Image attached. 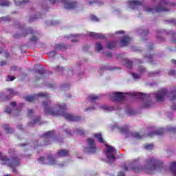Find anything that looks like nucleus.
<instances>
[{
  "label": "nucleus",
  "instance_id": "f257e3e1",
  "mask_svg": "<svg viewBox=\"0 0 176 176\" xmlns=\"http://www.w3.org/2000/svg\"><path fill=\"white\" fill-rule=\"evenodd\" d=\"M51 104L50 100H46L43 102L44 107L43 111L46 115L51 116H63L66 120L69 122H80L82 120L80 116H74L65 112L67 111V104L62 103L60 104H55L52 107L49 106Z\"/></svg>",
  "mask_w": 176,
  "mask_h": 176
},
{
  "label": "nucleus",
  "instance_id": "f03ea898",
  "mask_svg": "<svg viewBox=\"0 0 176 176\" xmlns=\"http://www.w3.org/2000/svg\"><path fill=\"white\" fill-rule=\"evenodd\" d=\"M130 166L133 173L146 171L147 174H155V171L162 170L163 162L153 157L146 160L144 167L140 166V162L138 161L133 162Z\"/></svg>",
  "mask_w": 176,
  "mask_h": 176
},
{
  "label": "nucleus",
  "instance_id": "7ed1b4c3",
  "mask_svg": "<svg viewBox=\"0 0 176 176\" xmlns=\"http://www.w3.org/2000/svg\"><path fill=\"white\" fill-rule=\"evenodd\" d=\"M0 160L2 162L1 164L10 167L13 173H16V167H19L21 163V160L16 154H13V155L9 158L8 156L2 157V153H0Z\"/></svg>",
  "mask_w": 176,
  "mask_h": 176
},
{
  "label": "nucleus",
  "instance_id": "20e7f679",
  "mask_svg": "<svg viewBox=\"0 0 176 176\" xmlns=\"http://www.w3.org/2000/svg\"><path fill=\"white\" fill-rule=\"evenodd\" d=\"M28 35H32L30 38V42H38L39 41V32L34 30L32 28H28L27 29L24 28H21V34H16L13 36L14 38H25V36H28Z\"/></svg>",
  "mask_w": 176,
  "mask_h": 176
},
{
  "label": "nucleus",
  "instance_id": "39448f33",
  "mask_svg": "<svg viewBox=\"0 0 176 176\" xmlns=\"http://www.w3.org/2000/svg\"><path fill=\"white\" fill-rule=\"evenodd\" d=\"M135 97H138V98H141L143 100V103L142 104V108H151L152 107V100H151V96L148 94H144L140 92H135L131 94Z\"/></svg>",
  "mask_w": 176,
  "mask_h": 176
},
{
  "label": "nucleus",
  "instance_id": "423d86ee",
  "mask_svg": "<svg viewBox=\"0 0 176 176\" xmlns=\"http://www.w3.org/2000/svg\"><path fill=\"white\" fill-rule=\"evenodd\" d=\"M58 1L60 2V3H63L65 9L68 10L75 9L78 6V3L72 0H50V3L54 5V3H58Z\"/></svg>",
  "mask_w": 176,
  "mask_h": 176
},
{
  "label": "nucleus",
  "instance_id": "0eeeda50",
  "mask_svg": "<svg viewBox=\"0 0 176 176\" xmlns=\"http://www.w3.org/2000/svg\"><path fill=\"white\" fill-rule=\"evenodd\" d=\"M164 133V129L163 128H160L155 132H150L148 134L141 135L140 133L136 132L133 134V137L137 138L138 140H141L143 137H154V135H162Z\"/></svg>",
  "mask_w": 176,
  "mask_h": 176
},
{
  "label": "nucleus",
  "instance_id": "6e6552de",
  "mask_svg": "<svg viewBox=\"0 0 176 176\" xmlns=\"http://www.w3.org/2000/svg\"><path fill=\"white\" fill-rule=\"evenodd\" d=\"M160 34H162V35H168V36H171V38H173V43H176V33L173 32V31L171 30L169 32H166L164 30L158 32L157 38L158 39V41H164V38H163V37L160 36Z\"/></svg>",
  "mask_w": 176,
  "mask_h": 176
},
{
  "label": "nucleus",
  "instance_id": "1a4fd4ad",
  "mask_svg": "<svg viewBox=\"0 0 176 176\" xmlns=\"http://www.w3.org/2000/svg\"><path fill=\"white\" fill-rule=\"evenodd\" d=\"M86 142L88 144V147L85 148L87 152L89 153H96L97 152V147H96V143L94 142V140L92 138H88L86 140Z\"/></svg>",
  "mask_w": 176,
  "mask_h": 176
},
{
  "label": "nucleus",
  "instance_id": "9d476101",
  "mask_svg": "<svg viewBox=\"0 0 176 176\" xmlns=\"http://www.w3.org/2000/svg\"><path fill=\"white\" fill-rule=\"evenodd\" d=\"M49 96H50L49 94L46 92H40L37 95L31 96H26V100L29 102H32L37 100L38 97H45L46 98H49Z\"/></svg>",
  "mask_w": 176,
  "mask_h": 176
},
{
  "label": "nucleus",
  "instance_id": "9b49d317",
  "mask_svg": "<svg viewBox=\"0 0 176 176\" xmlns=\"http://www.w3.org/2000/svg\"><path fill=\"white\" fill-rule=\"evenodd\" d=\"M107 146V157L109 160H113L115 161V160L116 159V157H115V147H112L111 146Z\"/></svg>",
  "mask_w": 176,
  "mask_h": 176
},
{
  "label": "nucleus",
  "instance_id": "f8f14e48",
  "mask_svg": "<svg viewBox=\"0 0 176 176\" xmlns=\"http://www.w3.org/2000/svg\"><path fill=\"white\" fill-rule=\"evenodd\" d=\"M167 94V89L164 88L159 91L157 94H154V97L157 101H164V96Z\"/></svg>",
  "mask_w": 176,
  "mask_h": 176
},
{
  "label": "nucleus",
  "instance_id": "ddd939ff",
  "mask_svg": "<svg viewBox=\"0 0 176 176\" xmlns=\"http://www.w3.org/2000/svg\"><path fill=\"white\" fill-rule=\"evenodd\" d=\"M145 11L148 12H152L153 13H155V12H168V9H167V8L162 6V5H159L155 8H152L150 7L146 8L145 9Z\"/></svg>",
  "mask_w": 176,
  "mask_h": 176
},
{
  "label": "nucleus",
  "instance_id": "4468645a",
  "mask_svg": "<svg viewBox=\"0 0 176 176\" xmlns=\"http://www.w3.org/2000/svg\"><path fill=\"white\" fill-rule=\"evenodd\" d=\"M126 96V93L123 92H116L113 94V101H123L124 100V97Z\"/></svg>",
  "mask_w": 176,
  "mask_h": 176
},
{
  "label": "nucleus",
  "instance_id": "2eb2a0df",
  "mask_svg": "<svg viewBox=\"0 0 176 176\" xmlns=\"http://www.w3.org/2000/svg\"><path fill=\"white\" fill-rule=\"evenodd\" d=\"M53 134H54V131H49L43 134L42 135L43 138H45V140L44 145H49L50 144V142H46V140L52 138L53 137Z\"/></svg>",
  "mask_w": 176,
  "mask_h": 176
},
{
  "label": "nucleus",
  "instance_id": "dca6fc26",
  "mask_svg": "<svg viewBox=\"0 0 176 176\" xmlns=\"http://www.w3.org/2000/svg\"><path fill=\"white\" fill-rule=\"evenodd\" d=\"M88 35L91 38H94V39H106L105 36L101 34L100 33L90 32L88 33Z\"/></svg>",
  "mask_w": 176,
  "mask_h": 176
},
{
  "label": "nucleus",
  "instance_id": "f3484780",
  "mask_svg": "<svg viewBox=\"0 0 176 176\" xmlns=\"http://www.w3.org/2000/svg\"><path fill=\"white\" fill-rule=\"evenodd\" d=\"M67 156H69V151L68 150L60 149L56 153L57 157H65Z\"/></svg>",
  "mask_w": 176,
  "mask_h": 176
},
{
  "label": "nucleus",
  "instance_id": "a211bd4d",
  "mask_svg": "<svg viewBox=\"0 0 176 176\" xmlns=\"http://www.w3.org/2000/svg\"><path fill=\"white\" fill-rule=\"evenodd\" d=\"M130 41H131V38L129 36H124L122 39L121 40V47H123L124 46H127L129 43H130Z\"/></svg>",
  "mask_w": 176,
  "mask_h": 176
},
{
  "label": "nucleus",
  "instance_id": "6ab92c4d",
  "mask_svg": "<svg viewBox=\"0 0 176 176\" xmlns=\"http://www.w3.org/2000/svg\"><path fill=\"white\" fill-rule=\"evenodd\" d=\"M36 72L38 74V75H39V76H36L34 77V80H40V79L43 78V75H45V71H43V69H38Z\"/></svg>",
  "mask_w": 176,
  "mask_h": 176
},
{
  "label": "nucleus",
  "instance_id": "aec40b11",
  "mask_svg": "<svg viewBox=\"0 0 176 176\" xmlns=\"http://www.w3.org/2000/svg\"><path fill=\"white\" fill-rule=\"evenodd\" d=\"M7 94H8L9 96H7L6 99H4V101H7V100H10L13 96H16V92L13 91L12 89H7Z\"/></svg>",
  "mask_w": 176,
  "mask_h": 176
},
{
  "label": "nucleus",
  "instance_id": "412c9836",
  "mask_svg": "<svg viewBox=\"0 0 176 176\" xmlns=\"http://www.w3.org/2000/svg\"><path fill=\"white\" fill-rule=\"evenodd\" d=\"M56 50H67L68 47L64 43H59L55 45Z\"/></svg>",
  "mask_w": 176,
  "mask_h": 176
},
{
  "label": "nucleus",
  "instance_id": "4be33fe9",
  "mask_svg": "<svg viewBox=\"0 0 176 176\" xmlns=\"http://www.w3.org/2000/svg\"><path fill=\"white\" fill-rule=\"evenodd\" d=\"M170 170L173 175L176 176V162H173L170 163Z\"/></svg>",
  "mask_w": 176,
  "mask_h": 176
},
{
  "label": "nucleus",
  "instance_id": "5701e85b",
  "mask_svg": "<svg viewBox=\"0 0 176 176\" xmlns=\"http://www.w3.org/2000/svg\"><path fill=\"white\" fill-rule=\"evenodd\" d=\"M3 127L6 131V133H7L8 134H12V133H13V129L12 127H10L9 124H5L3 125Z\"/></svg>",
  "mask_w": 176,
  "mask_h": 176
},
{
  "label": "nucleus",
  "instance_id": "b1692460",
  "mask_svg": "<svg viewBox=\"0 0 176 176\" xmlns=\"http://www.w3.org/2000/svg\"><path fill=\"white\" fill-rule=\"evenodd\" d=\"M170 101H174V100H176V87H174L170 91Z\"/></svg>",
  "mask_w": 176,
  "mask_h": 176
},
{
  "label": "nucleus",
  "instance_id": "393cba45",
  "mask_svg": "<svg viewBox=\"0 0 176 176\" xmlns=\"http://www.w3.org/2000/svg\"><path fill=\"white\" fill-rule=\"evenodd\" d=\"M107 49L112 50V49H116V42L115 41H110L107 44Z\"/></svg>",
  "mask_w": 176,
  "mask_h": 176
},
{
  "label": "nucleus",
  "instance_id": "a878e982",
  "mask_svg": "<svg viewBox=\"0 0 176 176\" xmlns=\"http://www.w3.org/2000/svg\"><path fill=\"white\" fill-rule=\"evenodd\" d=\"M89 100L91 102H96V101L100 100V96L96 95H91L89 96Z\"/></svg>",
  "mask_w": 176,
  "mask_h": 176
},
{
  "label": "nucleus",
  "instance_id": "bb28decb",
  "mask_svg": "<svg viewBox=\"0 0 176 176\" xmlns=\"http://www.w3.org/2000/svg\"><path fill=\"white\" fill-rule=\"evenodd\" d=\"M47 160H48L50 164L53 165L56 164V160L52 155H48L47 157Z\"/></svg>",
  "mask_w": 176,
  "mask_h": 176
},
{
  "label": "nucleus",
  "instance_id": "cd10ccee",
  "mask_svg": "<svg viewBox=\"0 0 176 176\" xmlns=\"http://www.w3.org/2000/svg\"><path fill=\"white\" fill-rule=\"evenodd\" d=\"M28 2H30V0H22L16 1L15 3L16 6H24V5H25V3H28Z\"/></svg>",
  "mask_w": 176,
  "mask_h": 176
},
{
  "label": "nucleus",
  "instance_id": "c85d7f7f",
  "mask_svg": "<svg viewBox=\"0 0 176 176\" xmlns=\"http://www.w3.org/2000/svg\"><path fill=\"white\" fill-rule=\"evenodd\" d=\"M124 62L127 68L131 69V67H133V61L129 59H124Z\"/></svg>",
  "mask_w": 176,
  "mask_h": 176
},
{
  "label": "nucleus",
  "instance_id": "c756f323",
  "mask_svg": "<svg viewBox=\"0 0 176 176\" xmlns=\"http://www.w3.org/2000/svg\"><path fill=\"white\" fill-rule=\"evenodd\" d=\"M41 122V117L36 118L32 122L28 124V126H34V124L36 123H39Z\"/></svg>",
  "mask_w": 176,
  "mask_h": 176
},
{
  "label": "nucleus",
  "instance_id": "7c9ffc66",
  "mask_svg": "<svg viewBox=\"0 0 176 176\" xmlns=\"http://www.w3.org/2000/svg\"><path fill=\"white\" fill-rule=\"evenodd\" d=\"M10 1L8 0H0V6H10Z\"/></svg>",
  "mask_w": 176,
  "mask_h": 176
},
{
  "label": "nucleus",
  "instance_id": "2f4dec72",
  "mask_svg": "<svg viewBox=\"0 0 176 176\" xmlns=\"http://www.w3.org/2000/svg\"><path fill=\"white\" fill-rule=\"evenodd\" d=\"M94 137L98 140L100 144H104V139H102V135L100 133L95 134Z\"/></svg>",
  "mask_w": 176,
  "mask_h": 176
},
{
  "label": "nucleus",
  "instance_id": "473e14b6",
  "mask_svg": "<svg viewBox=\"0 0 176 176\" xmlns=\"http://www.w3.org/2000/svg\"><path fill=\"white\" fill-rule=\"evenodd\" d=\"M130 5L132 6H140L141 5V1L138 0H133L130 1Z\"/></svg>",
  "mask_w": 176,
  "mask_h": 176
},
{
  "label": "nucleus",
  "instance_id": "72a5a7b5",
  "mask_svg": "<svg viewBox=\"0 0 176 176\" xmlns=\"http://www.w3.org/2000/svg\"><path fill=\"white\" fill-rule=\"evenodd\" d=\"M115 69V67L112 66H104V67H101V71H113Z\"/></svg>",
  "mask_w": 176,
  "mask_h": 176
},
{
  "label": "nucleus",
  "instance_id": "f704fd0d",
  "mask_svg": "<svg viewBox=\"0 0 176 176\" xmlns=\"http://www.w3.org/2000/svg\"><path fill=\"white\" fill-rule=\"evenodd\" d=\"M102 49H104V47H102L101 43H97L96 44V45H95V50H96L97 52H101V50H102Z\"/></svg>",
  "mask_w": 176,
  "mask_h": 176
},
{
  "label": "nucleus",
  "instance_id": "c9c22d12",
  "mask_svg": "<svg viewBox=\"0 0 176 176\" xmlns=\"http://www.w3.org/2000/svg\"><path fill=\"white\" fill-rule=\"evenodd\" d=\"M102 109H104V111H115V107H110L107 105H103L101 107Z\"/></svg>",
  "mask_w": 176,
  "mask_h": 176
},
{
  "label": "nucleus",
  "instance_id": "e433bc0d",
  "mask_svg": "<svg viewBox=\"0 0 176 176\" xmlns=\"http://www.w3.org/2000/svg\"><path fill=\"white\" fill-rule=\"evenodd\" d=\"M120 133H127L129 131V126L127 125H125L123 127H121L120 129Z\"/></svg>",
  "mask_w": 176,
  "mask_h": 176
},
{
  "label": "nucleus",
  "instance_id": "4c0bfd02",
  "mask_svg": "<svg viewBox=\"0 0 176 176\" xmlns=\"http://www.w3.org/2000/svg\"><path fill=\"white\" fill-rule=\"evenodd\" d=\"M39 19V16H30L29 19V23H32L34 21H36V20H38Z\"/></svg>",
  "mask_w": 176,
  "mask_h": 176
},
{
  "label": "nucleus",
  "instance_id": "58836bf2",
  "mask_svg": "<svg viewBox=\"0 0 176 176\" xmlns=\"http://www.w3.org/2000/svg\"><path fill=\"white\" fill-rule=\"evenodd\" d=\"M145 58H147L148 60V63H150V64H152V63H153V60H152V58H153V57L152 56V55H151V54H147V55H146V56H145Z\"/></svg>",
  "mask_w": 176,
  "mask_h": 176
},
{
  "label": "nucleus",
  "instance_id": "ea45409f",
  "mask_svg": "<svg viewBox=\"0 0 176 176\" xmlns=\"http://www.w3.org/2000/svg\"><path fill=\"white\" fill-rule=\"evenodd\" d=\"M54 70L56 71V72H63V71H64V67H61L60 66H56L54 68Z\"/></svg>",
  "mask_w": 176,
  "mask_h": 176
},
{
  "label": "nucleus",
  "instance_id": "a19ab883",
  "mask_svg": "<svg viewBox=\"0 0 176 176\" xmlns=\"http://www.w3.org/2000/svg\"><path fill=\"white\" fill-rule=\"evenodd\" d=\"M145 149H147L148 151H151V149H153V144H146L144 146Z\"/></svg>",
  "mask_w": 176,
  "mask_h": 176
},
{
  "label": "nucleus",
  "instance_id": "79ce46f5",
  "mask_svg": "<svg viewBox=\"0 0 176 176\" xmlns=\"http://www.w3.org/2000/svg\"><path fill=\"white\" fill-rule=\"evenodd\" d=\"M77 134L78 135H85V131H83V129H77Z\"/></svg>",
  "mask_w": 176,
  "mask_h": 176
},
{
  "label": "nucleus",
  "instance_id": "37998d69",
  "mask_svg": "<svg viewBox=\"0 0 176 176\" xmlns=\"http://www.w3.org/2000/svg\"><path fill=\"white\" fill-rule=\"evenodd\" d=\"M140 34L142 35V36H144L145 35H148V34H149V30H142Z\"/></svg>",
  "mask_w": 176,
  "mask_h": 176
},
{
  "label": "nucleus",
  "instance_id": "c03bdc74",
  "mask_svg": "<svg viewBox=\"0 0 176 176\" xmlns=\"http://www.w3.org/2000/svg\"><path fill=\"white\" fill-rule=\"evenodd\" d=\"M132 76L133 79H140V78H141V76L139 74H137L135 73H132Z\"/></svg>",
  "mask_w": 176,
  "mask_h": 176
},
{
  "label": "nucleus",
  "instance_id": "a18cd8bd",
  "mask_svg": "<svg viewBox=\"0 0 176 176\" xmlns=\"http://www.w3.org/2000/svg\"><path fill=\"white\" fill-rule=\"evenodd\" d=\"M91 20L92 21H98V18L97 16H96L95 15H91Z\"/></svg>",
  "mask_w": 176,
  "mask_h": 176
},
{
  "label": "nucleus",
  "instance_id": "49530a36",
  "mask_svg": "<svg viewBox=\"0 0 176 176\" xmlns=\"http://www.w3.org/2000/svg\"><path fill=\"white\" fill-rule=\"evenodd\" d=\"M146 71V69H145V67H140L139 68L140 74H144V72H145Z\"/></svg>",
  "mask_w": 176,
  "mask_h": 176
},
{
  "label": "nucleus",
  "instance_id": "de8ad7c7",
  "mask_svg": "<svg viewBox=\"0 0 176 176\" xmlns=\"http://www.w3.org/2000/svg\"><path fill=\"white\" fill-rule=\"evenodd\" d=\"M175 69H170L168 74V75H170V76H174V75H175Z\"/></svg>",
  "mask_w": 176,
  "mask_h": 176
},
{
  "label": "nucleus",
  "instance_id": "09e8293b",
  "mask_svg": "<svg viewBox=\"0 0 176 176\" xmlns=\"http://www.w3.org/2000/svg\"><path fill=\"white\" fill-rule=\"evenodd\" d=\"M5 112L6 113L10 114V113H12V109H10V107H6Z\"/></svg>",
  "mask_w": 176,
  "mask_h": 176
},
{
  "label": "nucleus",
  "instance_id": "8fccbe9b",
  "mask_svg": "<svg viewBox=\"0 0 176 176\" xmlns=\"http://www.w3.org/2000/svg\"><path fill=\"white\" fill-rule=\"evenodd\" d=\"M157 74H159V73H156V72H152L148 73V76H149V77H151V76H156V75H157Z\"/></svg>",
  "mask_w": 176,
  "mask_h": 176
},
{
  "label": "nucleus",
  "instance_id": "3c124183",
  "mask_svg": "<svg viewBox=\"0 0 176 176\" xmlns=\"http://www.w3.org/2000/svg\"><path fill=\"white\" fill-rule=\"evenodd\" d=\"M47 87H50V89H56V84H48Z\"/></svg>",
  "mask_w": 176,
  "mask_h": 176
},
{
  "label": "nucleus",
  "instance_id": "603ef678",
  "mask_svg": "<svg viewBox=\"0 0 176 176\" xmlns=\"http://www.w3.org/2000/svg\"><path fill=\"white\" fill-rule=\"evenodd\" d=\"M67 87H69V84H62L61 89H65Z\"/></svg>",
  "mask_w": 176,
  "mask_h": 176
},
{
  "label": "nucleus",
  "instance_id": "864d4df0",
  "mask_svg": "<svg viewBox=\"0 0 176 176\" xmlns=\"http://www.w3.org/2000/svg\"><path fill=\"white\" fill-rule=\"evenodd\" d=\"M34 114V111L32 109L28 110V115L30 116V118H32V115Z\"/></svg>",
  "mask_w": 176,
  "mask_h": 176
},
{
  "label": "nucleus",
  "instance_id": "5fc2aeb1",
  "mask_svg": "<svg viewBox=\"0 0 176 176\" xmlns=\"http://www.w3.org/2000/svg\"><path fill=\"white\" fill-rule=\"evenodd\" d=\"M45 160V157H40L38 159V161L40 162V163H43V164H45V162H43Z\"/></svg>",
  "mask_w": 176,
  "mask_h": 176
},
{
  "label": "nucleus",
  "instance_id": "6e6d98bb",
  "mask_svg": "<svg viewBox=\"0 0 176 176\" xmlns=\"http://www.w3.org/2000/svg\"><path fill=\"white\" fill-rule=\"evenodd\" d=\"M49 54H50V56H52V57H54V56H56V54H57V52L56 51H53V52H49Z\"/></svg>",
  "mask_w": 176,
  "mask_h": 176
},
{
  "label": "nucleus",
  "instance_id": "4d7b16f0",
  "mask_svg": "<svg viewBox=\"0 0 176 176\" xmlns=\"http://www.w3.org/2000/svg\"><path fill=\"white\" fill-rule=\"evenodd\" d=\"M8 79H9L11 82H12V80H14V79H16V77L12 76H8Z\"/></svg>",
  "mask_w": 176,
  "mask_h": 176
},
{
  "label": "nucleus",
  "instance_id": "13d9d810",
  "mask_svg": "<svg viewBox=\"0 0 176 176\" xmlns=\"http://www.w3.org/2000/svg\"><path fill=\"white\" fill-rule=\"evenodd\" d=\"M98 0H94L93 1H89V5H93V3H98Z\"/></svg>",
  "mask_w": 176,
  "mask_h": 176
},
{
  "label": "nucleus",
  "instance_id": "bf43d9fd",
  "mask_svg": "<svg viewBox=\"0 0 176 176\" xmlns=\"http://www.w3.org/2000/svg\"><path fill=\"white\" fill-rule=\"evenodd\" d=\"M122 168L123 170H124V171H128V170H129V168H128L127 166H126V165H123V166H122Z\"/></svg>",
  "mask_w": 176,
  "mask_h": 176
},
{
  "label": "nucleus",
  "instance_id": "052dcab7",
  "mask_svg": "<svg viewBox=\"0 0 176 176\" xmlns=\"http://www.w3.org/2000/svg\"><path fill=\"white\" fill-rule=\"evenodd\" d=\"M148 49H150V50L153 49V43H148Z\"/></svg>",
  "mask_w": 176,
  "mask_h": 176
},
{
  "label": "nucleus",
  "instance_id": "680f3d73",
  "mask_svg": "<svg viewBox=\"0 0 176 176\" xmlns=\"http://www.w3.org/2000/svg\"><path fill=\"white\" fill-rule=\"evenodd\" d=\"M118 176H126V174L124 172H119Z\"/></svg>",
  "mask_w": 176,
  "mask_h": 176
},
{
  "label": "nucleus",
  "instance_id": "e2e57ef3",
  "mask_svg": "<svg viewBox=\"0 0 176 176\" xmlns=\"http://www.w3.org/2000/svg\"><path fill=\"white\" fill-rule=\"evenodd\" d=\"M1 67H3V65H6V61H1L0 63Z\"/></svg>",
  "mask_w": 176,
  "mask_h": 176
},
{
  "label": "nucleus",
  "instance_id": "0e129e2a",
  "mask_svg": "<svg viewBox=\"0 0 176 176\" xmlns=\"http://www.w3.org/2000/svg\"><path fill=\"white\" fill-rule=\"evenodd\" d=\"M10 105H11V107H16V102H11Z\"/></svg>",
  "mask_w": 176,
  "mask_h": 176
},
{
  "label": "nucleus",
  "instance_id": "69168bd1",
  "mask_svg": "<svg viewBox=\"0 0 176 176\" xmlns=\"http://www.w3.org/2000/svg\"><path fill=\"white\" fill-rule=\"evenodd\" d=\"M78 37H74L73 39H72V42H78Z\"/></svg>",
  "mask_w": 176,
  "mask_h": 176
},
{
  "label": "nucleus",
  "instance_id": "338daca9",
  "mask_svg": "<svg viewBox=\"0 0 176 176\" xmlns=\"http://www.w3.org/2000/svg\"><path fill=\"white\" fill-rule=\"evenodd\" d=\"M107 57H112V52H107Z\"/></svg>",
  "mask_w": 176,
  "mask_h": 176
},
{
  "label": "nucleus",
  "instance_id": "774afa93",
  "mask_svg": "<svg viewBox=\"0 0 176 176\" xmlns=\"http://www.w3.org/2000/svg\"><path fill=\"white\" fill-rule=\"evenodd\" d=\"M170 23H171L172 24H176V20L175 19H172L170 21Z\"/></svg>",
  "mask_w": 176,
  "mask_h": 176
}]
</instances>
